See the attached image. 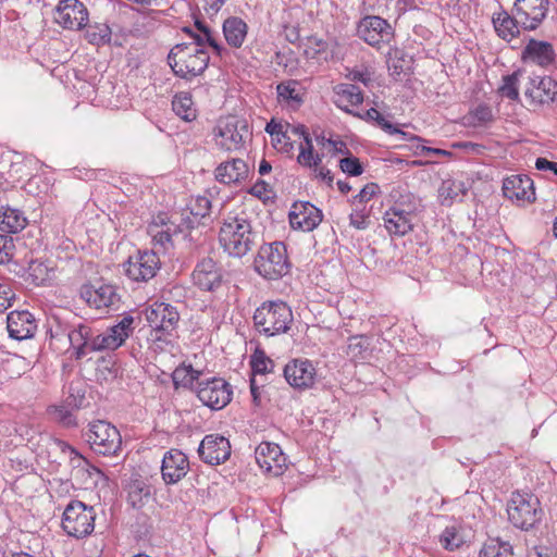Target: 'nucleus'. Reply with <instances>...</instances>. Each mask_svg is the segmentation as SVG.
Here are the masks:
<instances>
[{"label": "nucleus", "mask_w": 557, "mask_h": 557, "mask_svg": "<svg viewBox=\"0 0 557 557\" xmlns=\"http://www.w3.org/2000/svg\"><path fill=\"white\" fill-rule=\"evenodd\" d=\"M525 96L533 102L545 104L557 101V82L550 76L530 78Z\"/></svg>", "instance_id": "23"}, {"label": "nucleus", "mask_w": 557, "mask_h": 557, "mask_svg": "<svg viewBox=\"0 0 557 557\" xmlns=\"http://www.w3.org/2000/svg\"><path fill=\"white\" fill-rule=\"evenodd\" d=\"M347 77L352 82H360L364 86L372 82L371 73L368 70H352Z\"/></svg>", "instance_id": "61"}, {"label": "nucleus", "mask_w": 557, "mask_h": 557, "mask_svg": "<svg viewBox=\"0 0 557 557\" xmlns=\"http://www.w3.org/2000/svg\"><path fill=\"white\" fill-rule=\"evenodd\" d=\"M379 185L376 183H369L355 196V200L358 202L369 201L377 191Z\"/></svg>", "instance_id": "59"}, {"label": "nucleus", "mask_w": 557, "mask_h": 557, "mask_svg": "<svg viewBox=\"0 0 557 557\" xmlns=\"http://www.w3.org/2000/svg\"><path fill=\"white\" fill-rule=\"evenodd\" d=\"M87 384L82 380L72 381L69 385V396L65 399L67 407L72 409L86 408L89 401L86 397Z\"/></svg>", "instance_id": "35"}, {"label": "nucleus", "mask_w": 557, "mask_h": 557, "mask_svg": "<svg viewBox=\"0 0 557 557\" xmlns=\"http://www.w3.org/2000/svg\"><path fill=\"white\" fill-rule=\"evenodd\" d=\"M85 37L89 44L95 46H104L111 41V28L104 23H95L92 25L87 24Z\"/></svg>", "instance_id": "37"}, {"label": "nucleus", "mask_w": 557, "mask_h": 557, "mask_svg": "<svg viewBox=\"0 0 557 557\" xmlns=\"http://www.w3.org/2000/svg\"><path fill=\"white\" fill-rule=\"evenodd\" d=\"M195 27L206 38V44L211 47L214 53L222 57L226 49L216 40L215 33L201 20H195Z\"/></svg>", "instance_id": "44"}, {"label": "nucleus", "mask_w": 557, "mask_h": 557, "mask_svg": "<svg viewBox=\"0 0 557 557\" xmlns=\"http://www.w3.org/2000/svg\"><path fill=\"white\" fill-rule=\"evenodd\" d=\"M198 454L200 459L212 466L225 462L231 456V444L226 437L220 434H209L203 437Z\"/></svg>", "instance_id": "17"}, {"label": "nucleus", "mask_w": 557, "mask_h": 557, "mask_svg": "<svg viewBox=\"0 0 557 557\" xmlns=\"http://www.w3.org/2000/svg\"><path fill=\"white\" fill-rule=\"evenodd\" d=\"M53 18L63 28L79 30L87 26L88 11L79 0H60Z\"/></svg>", "instance_id": "13"}, {"label": "nucleus", "mask_w": 557, "mask_h": 557, "mask_svg": "<svg viewBox=\"0 0 557 557\" xmlns=\"http://www.w3.org/2000/svg\"><path fill=\"white\" fill-rule=\"evenodd\" d=\"M521 75V70H517L513 73L506 75L503 77V84L498 88V92L510 100L519 99V76Z\"/></svg>", "instance_id": "43"}, {"label": "nucleus", "mask_w": 557, "mask_h": 557, "mask_svg": "<svg viewBox=\"0 0 557 557\" xmlns=\"http://www.w3.org/2000/svg\"><path fill=\"white\" fill-rule=\"evenodd\" d=\"M215 178L223 184L238 183L248 177V164L242 159L222 162L215 169Z\"/></svg>", "instance_id": "26"}, {"label": "nucleus", "mask_w": 557, "mask_h": 557, "mask_svg": "<svg viewBox=\"0 0 557 557\" xmlns=\"http://www.w3.org/2000/svg\"><path fill=\"white\" fill-rule=\"evenodd\" d=\"M265 132L273 136H282L283 138H287L286 132L283 131V125L281 123H276L274 120H271L265 126Z\"/></svg>", "instance_id": "64"}, {"label": "nucleus", "mask_w": 557, "mask_h": 557, "mask_svg": "<svg viewBox=\"0 0 557 557\" xmlns=\"http://www.w3.org/2000/svg\"><path fill=\"white\" fill-rule=\"evenodd\" d=\"M392 197L394 205L391 210L401 211L407 215L414 218L421 209V200L410 191L393 190Z\"/></svg>", "instance_id": "30"}, {"label": "nucleus", "mask_w": 557, "mask_h": 557, "mask_svg": "<svg viewBox=\"0 0 557 557\" xmlns=\"http://www.w3.org/2000/svg\"><path fill=\"white\" fill-rule=\"evenodd\" d=\"M535 169L539 171H552L555 175H557V162L550 161L543 157H539L535 160Z\"/></svg>", "instance_id": "62"}, {"label": "nucleus", "mask_w": 557, "mask_h": 557, "mask_svg": "<svg viewBox=\"0 0 557 557\" xmlns=\"http://www.w3.org/2000/svg\"><path fill=\"white\" fill-rule=\"evenodd\" d=\"M258 234L251 222L243 216H233L224 221L219 232V242L232 257L242 258L257 245Z\"/></svg>", "instance_id": "2"}, {"label": "nucleus", "mask_w": 557, "mask_h": 557, "mask_svg": "<svg viewBox=\"0 0 557 557\" xmlns=\"http://www.w3.org/2000/svg\"><path fill=\"white\" fill-rule=\"evenodd\" d=\"M7 329L11 338L23 341L34 336L37 324L27 310L11 311L7 317Z\"/></svg>", "instance_id": "22"}, {"label": "nucleus", "mask_w": 557, "mask_h": 557, "mask_svg": "<svg viewBox=\"0 0 557 557\" xmlns=\"http://www.w3.org/2000/svg\"><path fill=\"white\" fill-rule=\"evenodd\" d=\"M116 348L114 337L111 338L106 332L98 334L90 341V351L114 350Z\"/></svg>", "instance_id": "50"}, {"label": "nucleus", "mask_w": 557, "mask_h": 557, "mask_svg": "<svg viewBox=\"0 0 557 557\" xmlns=\"http://www.w3.org/2000/svg\"><path fill=\"white\" fill-rule=\"evenodd\" d=\"M297 85L298 83L296 81L278 84L276 87L278 98L284 101H294L300 104L302 102V98L296 90Z\"/></svg>", "instance_id": "45"}, {"label": "nucleus", "mask_w": 557, "mask_h": 557, "mask_svg": "<svg viewBox=\"0 0 557 557\" xmlns=\"http://www.w3.org/2000/svg\"><path fill=\"white\" fill-rule=\"evenodd\" d=\"M126 275L135 282H147L156 276L160 269V259L153 251L138 250L129 256L124 264Z\"/></svg>", "instance_id": "12"}, {"label": "nucleus", "mask_w": 557, "mask_h": 557, "mask_svg": "<svg viewBox=\"0 0 557 557\" xmlns=\"http://www.w3.org/2000/svg\"><path fill=\"white\" fill-rule=\"evenodd\" d=\"M548 3V0H516L513 13L520 18L524 29L533 30L545 18Z\"/></svg>", "instance_id": "18"}, {"label": "nucleus", "mask_w": 557, "mask_h": 557, "mask_svg": "<svg viewBox=\"0 0 557 557\" xmlns=\"http://www.w3.org/2000/svg\"><path fill=\"white\" fill-rule=\"evenodd\" d=\"M27 224L23 213L13 208H0V230L7 233H17Z\"/></svg>", "instance_id": "31"}, {"label": "nucleus", "mask_w": 557, "mask_h": 557, "mask_svg": "<svg viewBox=\"0 0 557 557\" xmlns=\"http://www.w3.org/2000/svg\"><path fill=\"white\" fill-rule=\"evenodd\" d=\"M95 518L92 507H87L79 500H72L63 512L62 528L67 535L82 539L94 531Z\"/></svg>", "instance_id": "9"}, {"label": "nucleus", "mask_w": 557, "mask_h": 557, "mask_svg": "<svg viewBox=\"0 0 557 557\" xmlns=\"http://www.w3.org/2000/svg\"><path fill=\"white\" fill-rule=\"evenodd\" d=\"M69 408L70 407H67L66 405L54 407L52 410V414L54 420L61 423L63 426L73 428L76 426L77 422L76 418Z\"/></svg>", "instance_id": "49"}, {"label": "nucleus", "mask_w": 557, "mask_h": 557, "mask_svg": "<svg viewBox=\"0 0 557 557\" xmlns=\"http://www.w3.org/2000/svg\"><path fill=\"white\" fill-rule=\"evenodd\" d=\"M467 187L463 182L446 180L438 188V197L442 206L449 207L459 195H465Z\"/></svg>", "instance_id": "34"}, {"label": "nucleus", "mask_w": 557, "mask_h": 557, "mask_svg": "<svg viewBox=\"0 0 557 557\" xmlns=\"http://www.w3.org/2000/svg\"><path fill=\"white\" fill-rule=\"evenodd\" d=\"M338 163L339 169L349 176H359L364 171V168L360 160L357 157L352 156V153L341 159Z\"/></svg>", "instance_id": "47"}, {"label": "nucleus", "mask_w": 557, "mask_h": 557, "mask_svg": "<svg viewBox=\"0 0 557 557\" xmlns=\"http://www.w3.org/2000/svg\"><path fill=\"white\" fill-rule=\"evenodd\" d=\"M127 502L135 508H143L151 497V486L147 480L140 475L134 476L129 480L127 486Z\"/></svg>", "instance_id": "27"}, {"label": "nucleus", "mask_w": 557, "mask_h": 557, "mask_svg": "<svg viewBox=\"0 0 557 557\" xmlns=\"http://www.w3.org/2000/svg\"><path fill=\"white\" fill-rule=\"evenodd\" d=\"M507 515L515 528L529 531L542 521L544 511L535 495L516 491L507 503Z\"/></svg>", "instance_id": "3"}, {"label": "nucleus", "mask_w": 557, "mask_h": 557, "mask_svg": "<svg viewBox=\"0 0 557 557\" xmlns=\"http://www.w3.org/2000/svg\"><path fill=\"white\" fill-rule=\"evenodd\" d=\"M15 300V294L9 285L0 284V312H4Z\"/></svg>", "instance_id": "57"}, {"label": "nucleus", "mask_w": 557, "mask_h": 557, "mask_svg": "<svg viewBox=\"0 0 557 557\" xmlns=\"http://www.w3.org/2000/svg\"><path fill=\"white\" fill-rule=\"evenodd\" d=\"M133 323L134 318L129 314L125 315L119 323L115 325L109 327L107 330V334L112 338L115 339V346L119 348L121 347L125 341L132 335L133 333Z\"/></svg>", "instance_id": "38"}, {"label": "nucleus", "mask_w": 557, "mask_h": 557, "mask_svg": "<svg viewBox=\"0 0 557 557\" xmlns=\"http://www.w3.org/2000/svg\"><path fill=\"white\" fill-rule=\"evenodd\" d=\"M256 272L265 280H278L289 273L290 263L283 242L260 246L253 261Z\"/></svg>", "instance_id": "6"}, {"label": "nucleus", "mask_w": 557, "mask_h": 557, "mask_svg": "<svg viewBox=\"0 0 557 557\" xmlns=\"http://www.w3.org/2000/svg\"><path fill=\"white\" fill-rule=\"evenodd\" d=\"M522 57L543 67L554 64L556 60V53L550 42L533 38L524 47Z\"/></svg>", "instance_id": "25"}, {"label": "nucleus", "mask_w": 557, "mask_h": 557, "mask_svg": "<svg viewBox=\"0 0 557 557\" xmlns=\"http://www.w3.org/2000/svg\"><path fill=\"white\" fill-rule=\"evenodd\" d=\"M346 355L355 361H363L371 355V338L367 335L348 337Z\"/></svg>", "instance_id": "33"}, {"label": "nucleus", "mask_w": 557, "mask_h": 557, "mask_svg": "<svg viewBox=\"0 0 557 557\" xmlns=\"http://www.w3.org/2000/svg\"><path fill=\"white\" fill-rule=\"evenodd\" d=\"M195 219H206L210 214L211 201L205 196H198L188 208Z\"/></svg>", "instance_id": "46"}, {"label": "nucleus", "mask_w": 557, "mask_h": 557, "mask_svg": "<svg viewBox=\"0 0 557 557\" xmlns=\"http://www.w3.org/2000/svg\"><path fill=\"white\" fill-rule=\"evenodd\" d=\"M213 135L221 149L237 151L244 147L246 139L251 136V132L245 119L227 115L219 119L213 128Z\"/></svg>", "instance_id": "8"}, {"label": "nucleus", "mask_w": 557, "mask_h": 557, "mask_svg": "<svg viewBox=\"0 0 557 557\" xmlns=\"http://www.w3.org/2000/svg\"><path fill=\"white\" fill-rule=\"evenodd\" d=\"M13 238L9 235L0 234V264L9 263L14 253Z\"/></svg>", "instance_id": "51"}, {"label": "nucleus", "mask_w": 557, "mask_h": 557, "mask_svg": "<svg viewBox=\"0 0 557 557\" xmlns=\"http://www.w3.org/2000/svg\"><path fill=\"white\" fill-rule=\"evenodd\" d=\"M70 327L67 325H63L59 318L52 317L48 321V331L47 333L50 336L51 342L52 341H64L66 342L67 334H69Z\"/></svg>", "instance_id": "48"}, {"label": "nucleus", "mask_w": 557, "mask_h": 557, "mask_svg": "<svg viewBox=\"0 0 557 557\" xmlns=\"http://www.w3.org/2000/svg\"><path fill=\"white\" fill-rule=\"evenodd\" d=\"M250 367L253 375L271 373L274 369V361L262 349L256 348L250 356Z\"/></svg>", "instance_id": "42"}, {"label": "nucleus", "mask_w": 557, "mask_h": 557, "mask_svg": "<svg viewBox=\"0 0 557 557\" xmlns=\"http://www.w3.org/2000/svg\"><path fill=\"white\" fill-rule=\"evenodd\" d=\"M472 117L479 124H485L492 122L494 116L492 109L487 104H479L472 112Z\"/></svg>", "instance_id": "56"}, {"label": "nucleus", "mask_w": 557, "mask_h": 557, "mask_svg": "<svg viewBox=\"0 0 557 557\" xmlns=\"http://www.w3.org/2000/svg\"><path fill=\"white\" fill-rule=\"evenodd\" d=\"M149 326L156 332V339L172 336L180 322V313L175 306L156 301L145 311Z\"/></svg>", "instance_id": "10"}, {"label": "nucleus", "mask_w": 557, "mask_h": 557, "mask_svg": "<svg viewBox=\"0 0 557 557\" xmlns=\"http://www.w3.org/2000/svg\"><path fill=\"white\" fill-rule=\"evenodd\" d=\"M335 94L338 97L336 104L338 108H348L347 106L343 107L341 102L345 101L350 106H358L363 102V92L362 90L354 85V84H338L335 88Z\"/></svg>", "instance_id": "36"}, {"label": "nucleus", "mask_w": 557, "mask_h": 557, "mask_svg": "<svg viewBox=\"0 0 557 557\" xmlns=\"http://www.w3.org/2000/svg\"><path fill=\"white\" fill-rule=\"evenodd\" d=\"M441 544L445 549L454 550L461 544V540L458 537V533L455 528H446L441 535Z\"/></svg>", "instance_id": "52"}, {"label": "nucleus", "mask_w": 557, "mask_h": 557, "mask_svg": "<svg viewBox=\"0 0 557 557\" xmlns=\"http://www.w3.org/2000/svg\"><path fill=\"white\" fill-rule=\"evenodd\" d=\"M223 268L211 257L199 260L193 271L194 284L201 290L215 292L224 281Z\"/></svg>", "instance_id": "14"}, {"label": "nucleus", "mask_w": 557, "mask_h": 557, "mask_svg": "<svg viewBox=\"0 0 557 557\" xmlns=\"http://www.w3.org/2000/svg\"><path fill=\"white\" fill-rule=\"evenodd\" d=\"M503 194L508 199L535 200L533 181L527 175H511L503 182Z\"/></svg>", "instance_id": "24"}, {"label": "nucleus", "mask_w": 557, "mask_h": 557, "mask_svg": "<svg viewBox=\"0 0 557 557\" xmlns=\"http://www.w3.org/2000/svg\"><path fill=\"white\" fill-rule=\"evenodd\" d=\"M81 297L96 309L109 308L120 301L115 286L110 284H102L99 287L85 284L81 288Z\"/></svg>", "instance_id": "21"}, {"label": "nucleus", "mask_w": 557, "mask_h": 557, "mask_svg": "<svg viewBox=\"0 0 557 557\" xmlns=\"http://www.w3.org/2000/svg\"><path fill=\"white\" fill-rule=\"evenodd\" d=\"M305 144H306V147L300 146V153L297 158V161L301 165L311 168L312 159H313V146H312V140H311L310 136H305Z\"/></svg>", "instance_id": "54"}, {"label": "nucleus", "mask_w": 557, "mask_h": 557, "mask_svg": "<svg viewBox=\"0 0 557 557\" xmlns=\"http://www.w3.org/2000/svg\"><path fill=\"white\" fill-rule=\"evenodd\" d=\"M166 62L176 77L189 82L203 74L209 65L210 57L205 48L181 42L171 48Z\"/></svg>", "instance_id": "1"}, {"label": "nucleus", "mask_w": 557, "mask_h": 557, "mask_svg": "<svg viewBox=\"0 0 557 557\" xmlns=\"http://www.w3.org/2000/svg\"><path fill=\"white\" fill-rule=\"evenodd\" d=\"M184 377L188 376V382L193 384L197 397L207 407L219 410L224 408L232 399L231 385L221 377H211L200 380L201 372L189 367Z\"/></svg>", "instance_id": "5"}, {"label": "nucleus", "mask_w": 557, "mask_h": 557, "mask_svg": "<svg viewBox=\"0 0 557 557\" xmlns=\"http://www.w3.org/2000/svg\"><path fill=\"white\" fill-rule=\"evenodd\" d=\"M294 230L311 232L322 222V211L309 201H296L288 213Z\"/></svg>", "instance_id": "16"}, {"label": "nucleus", "mask_w": 557, "mask_h": 557, "mask_svg": "<svg viewBox=\"0 0 557 557\" xmlns=\"http://www.w3.org/2000/svg\"><path fill=\"white\" fill-rule=\"evenodd\" d=\"M520 18L508 15L506 12L499 13L496 17H493V24L498 36L507 41H511L517 35H519L518 24Z\"/></svg>", "instance_id": "32"}, {"label": "nucleus", "mask_w": 557, "mask_h": 557, "mask_svg": "<svg viewBox=\"0 0 557 557\" xmlns=\"http://www.w3.org/2000/svg\"><path fill=\"white\" fill-rule=\"evenodd\" d=\"M315 374V368L308 359H294L284 367L286 382L297 389L312 387Z\"/></svg>", "instance_id": "19"}, {"label": "nucleus", "mask_w": 557, "mask_h": 557, "mask_svg": "<svg viewBox=\"0 0 557 557\" xmlns=\"http://www.w3.org/2000/svg\"><path fill=\"white\" fill-rule=\"evenodd\" d=\"M375 124L382 128L385 133L389 134V135H401L403 137H406L407 136V133H405L404 131H401L400 128H398L397 126H395L394 124H392L389 121H387L383 114H381L379 112V116L374 119Z\"/></svg>", "instance_id": "58"}, {"label": "nucleus", "mask_w": 557, "mask_h": 557, "mask_svg": "<svg viewBox=\"0 0 557 557\" xmlns=\"http://www.w3.org/2000/svg\"><path fill=\"white\" fill-rule=\"evenodd\" d=\"M25 282L39 286L49 280L48 267L37 260H32L26 270H23Z\"/></svg>", "instance_id": "39"}, {"label": "nucleus", "mask_w": 557, "mask_h": 557, "mask_svg": "<svg viewBox=\"0 0 557 557\" xmlns=\"http://www.w3.org/2000/svg\"><path fill=\"white\" fill-rule=\"evenodd\" d=\"M191 106L193 100L188 92L176 95L172 101L173 111L185 121L195 119V110Z\"/></svg>", "instance_id": "41"}, {"label": "nucleus", "mask_w": 557, "mask_h": 557, "mask_svg": "<svg viewBox=\"0 0 557 557\" xmlns=\"http://www.w3.org/2000/svg\"><path fill=\"white\" fill-rule=\"evenodd\" d=\"M189 470L188 457L178 449H170L162 459L161 474L165 484L180 482Z\"/></svg>", "instance_id": "20"}, {"label": "nucleus", "mask_w": 557, "mask_h": 557, "mask_svg": "<svg viewBox=\"0 0 557 557\" xmlns=\"http://www.w3.org/2000/svg\"><path fill=\"white\" fill-rule=\"evenodd\" d=\"M412 220V216L391 209L383 215L384 226L392 236H405L410 233L413 230Z\"/></svg>", "instance_id": "28"}, {"label": "nucleus", "mask_w": 557, "mask_h": 557, "mask_svg": "<svg viewBox=\"0 0 557 557\" xmlns=\"http://www.w3.org/2000/svg\"><path fill=\"white\" fill-rule=\"evenodd\" d=\"M349 223L357 230H366L369 226L368 216L363 211H355L349 215Z\"/></svg>", "instance_id": "60"}, {"label": "nucleus", "mask_w": 557, "mask_h": 557, "mask_svg": "<svg viewBox=\"0 0 557 557\" xmlns=\"http://www.w3.org/2000/svg\"><path fill=\"white\" fill-rule=\"evenodd\" d=\"M151 233L153 240L156 244H159L163 248H166L168 245H172V235L173 233H176V227L172 230V227L166 226L165 230L154 231L153 227H151Z\"/></svg>", "instance_id": "55"}, {"label": "nucleus", "mask_w": 557, "mask_h": 557, "mask_svg": "<svg viewBox=\"0 0 557 557\" xmlns=\"http://www.w3.org/2000/svg\"><path fill=\"white\" fill-rule=\"evenodd\" d=\"M187 212L188 214L183 213L182 222L180 225L175 226L176 230L180 228V231H182V227L186 230H194L201 223L202 219H195L189 214V210Z\"/></svg>", "instance_id": "63"}, {"label": "nucleus", "mask_w": 557, "mask_h": 557, "mask_svg": "<svg viewBox=\"0 0 557 557\" xmlns=\"http://www.w3.org/2000/svg\"><path fill=\"white\" fill-rule=\"evenodd\" d=\"M83 437L90 448L99 455L115 456L121 450L122 437L120 431L110 422L97 420L88 424Z\"/></svg>", "instance_id": "7"}, {"label": "nucleus", "mask_w": 557, "mask_h": 557, "mask_svg": "<svg viewBox=\"0 0 557 557\" xmlns=\"http://www.w3.org/2000/svg\"><path fill=\"white\" fill-rule=\"evenodd\" d=\"M512 546L499 539L485 543L480 550L479 557H512Z\"/></svg>", "instance_id": "40"}, {"label": "nucleus", "mask_w": 557, "mask_h": 557, "mask_svg": "<svg viewBox=\"0 0 557 557\" xmlns=\"http://www.w3.org/2000/svg\"><path fill=\"white\" fill-rule=\"evenodd\" d=\"M256 461L267 473L278 476L286 468V456L276 443L262 442L255 449Z\"/></svg>", "instance_id": "15"}, {"label": "nucleus", "mask_w": 557, "mask_h": 557, "mask_svg": "<svg viewBox=\"0 0 557 557\" xmlns=\"http://www.w3.org/2000/svg\"><path fill=\"white\" fill-rule=\"evenodd\" d=\"M357 36L368 45L380 48L382 44H389L394 39L395 32L385 18L367 15L357 24Z\"/></svg>", "instance_id": "11"}, {"label": "nucleus", "mask_w": 557, "mask_h": 557, "mask_svg": "<svg viewBox=\"0 0 557 557\" xmlns=\"http://www.w3.org/2000/svg\"><path fill=\"white\" fill-rule=\"evenodd\" d=\"M90 330L85 325H79L77 329H70L66 342L72 347L81 344L82 342H88Z\"/></svg>", "instance_id": "53"}, {"label": "nucleus", "mask_w": 557, "mask_h": 557, "mask_svg": "<svg viewBox=\"0 0 557 557\" xmlns=\"http://www.w3.org/2000/svg\"><path fill=\"white\" fill-rule=\"evenodd\" d=\"M248 26L238 16H230L223 22V35L228 46L240 48L247 36Z\"/></svg>", "instance_id": "29"}, {"label": "nucleus", "mask_w": 557, "mask_h": 557, "mask_svg": "<svg viewBox=\"0 0 557 557\" xmlns=\"http://www.w3.org/2000/svg\"><path fill=\"white\" fill-rule=\"evenodd\" d=\"M292 322V309L281 300L263 302L253 314L255 327L268 337L286 333Z\"/></svg>", "instance_id": "4"}]
</instances>
